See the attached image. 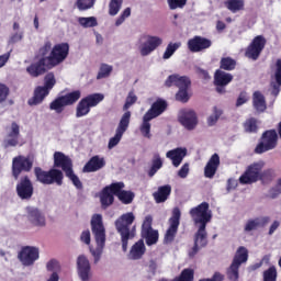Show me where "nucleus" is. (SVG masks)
Here are the masks:
<instances>
[{"label":"nucleus","instance_id":"nucleus-1","mask_svg":"<svg viewBox=\"0 0 281 281\" xmlns=\"http://www.w3.org/2000/svg\"><path fill=\"white\" fill-rule=\"evenodd\" d=\"M133 223H135V214L133 212L122 214L114 223L115 229L121 236L123 251L128 250V240L135 238V226L131 228Z\"/></svg>","mask_w":281,"mask_h":281},{"label":"nucleus","instance_id":"nucleus-2","mask_svg":"<svg viewBox=\"0 0 281 281\" xmlns=\"http://www.w3.org/2000/svg\"><path fill=\"white\" fill-rule=\"evenodd\" d=\"M90 225L95 243L98 247H100L97 248L95 250L90 249L94 258V263L98 265V262H100V258L102 257V247H104V243H106V228H104L102 214H93L91 217Z\"/></svg>","mask_w":281,"mask_h":281},{"label":"nucleus","instance_id":"nucleus-3","mask_svg":"<svg viewBox=\"0 0 281 281\" xmlns=\"http://www.w3.org/2000/svg\"><path fill=\"white\" fill-rule=\"evenodd\" d=\"M54 168H61L66 177L71 180L72 186H75L77 190H82V181H80V178H78V176L74 172V161L71 158H69V156L65 155L63 151H55Z\"/></svg>","mask_w":281,"mask_h":281},{"label":"nucleus","instance_id":"nucleus-4","mask_svg":"<svg viewBox=\"0 0 281 281\" xmlns=\"http://www.w3.org/2000/svg\"><path fill=\"white\" fill-rule=\"evenodd\" d=\"M34 175L36 177V181L43 183V186H52L54 183H56V186H63V180L65 179L63 171L56 168L45 171L41 167H35Z\"/></svg>","mask_w":281,"mask_h":281},{"label":"nucleus","instance_id":"nucleus-5","mask_svg":"<svg viewBox=\"0 0 281 281\" xmlns=\"http://www.w3.org/2000/svg\"><path fill=\"white\" fill-rule=\"evenodd\" d=\"M189 214L194 225H200L199 227H202V229L207 227V223L212 221V211L207 202H202L198 206L192 207Z\"/></svg>","mask_w":281,"mask_h":281},{"label":"nucleus","instance_id":"nucleus-6","mask_svg":"<svg viewBox=\"0 0 281 281\" xmlns=\"http://www.w3.org/2000/svg\"><path fill=\"white\" fill-rule=\"evenodd\" d=\"M82 93L80 90H75L72 92L66 93L65 95L57 97L49 103L50 111H55L56 113H63L65 111V106H71L76 104Z\"/></svg>","mask_w":281,"mask_h":281},{"label":"nucleus","instance_id":"nucleus-7","mask_svg":"<svg viewBox=\"0 0 281 281\" xmlns=\"http://www.w3.org/2000/svg\"><path fill=\"white\" fill-rule=\"evenodd\" d=\"M261 140L255 148L256 155H262L278 148V132L276 130H267L261 135Z\"/></svg>","mask_w":281,"mask_h":281},{"label":"nucleus","instance_id":"nucleus-8","mask_svg":"<svg viewBox=\"0 0 281 281\" xmlns=\"http://www.w3.org/2000/svg\"><path fill=\"white\" fill-rule=\"evenodd\" d=\"M34 159L30 156L19 155L12 159L11 172L13 179L19 180L22 172H32Z\"/></svg>","mask_w":281,"mask_h":281},{"label":"nucleus","instance_id":"nucleus-9","mask_svg":"<svg viewBox=\"0 0 281 281\" xmlns=\"http://www.w3.org/2000/svg\"><path fill=\"white\" fill-rule=\"evenodd\" d=\"M69 56V43H59L53 46L46 60L49 67H58L60 63H65Z\"/></svg>","mask_w":281,"mask_h":281},{"label":"nucleus","instance_id":"nucleus-10","mask_svg":"<svg viewBox=\"0 0 281 281\" xmlns=\"http://www.w3.org/2000/svg\"><path fill=\"white\" fill-rule=\"evenodd\" d=\"M140 240H145L148 247L159 243V231L153 228V216L147 215L142 224Z\"/></svg>","mask_w":281,"mask_h":281},{"label":"nucleus","instance_id":"nucleus-11","mask_svg":"<svg viewBox=\"0 0 281 281\" xmlns=\"http://www.w3.org/2000/svg\"><path fill=\"white\" fill-rule=\"evenodd\" d=\"M179 225H181V210H179V207H175L172 210V215L169 218V227L164 237L165 245H171V243H175L177 232H179Z\"/></svg>","mask_w":281,"mask_h":281},{"label":"nucleus","instance_id":"nucleus-12","mask_svg":"<svg viewBox=\"0 0 281 281\" xmlns=\"http://www.w3.org/2000/svg\"><path fill=\"white\" fill-rule=\"evenodd\" d=\"M262 168H265V161L251 164L239 177V183L251 184L256 183V181H260V172H262Z\"/></svg>","mask_w":281,"mask_h":281},{"label":"nucleus","instance_id":"nucleus-13","mask_svg":"<svg viewBox=\"0 0 281 281\" xmlns=\"http://www.w3.org/2000/svg\"><path fill=\"white\" fill-rule=\"evenodd\" d=\"M131 124V111L125 112L116 127V132L114 137L110 138L108 147L111 150V148H115L122 142V137L124 136V132L128 131V126Z\"/></svg>","mask_w":281,"mask_h":281},{"label":"nucleus","instance_id":"nucleus-14","mask_svg":"<svg viewBox=\"0 0 281 281\" xmlns=\"http://www.w3.org/2000/svg\"><path fill=\"white\" fill-rule=\"evenodd\" d=\"M119 190L120 188L115 182H112L110 186H106L101 190L99 199L103 210H109V207L115 203V196H117Z\"/></svg>","mask_w":281,"mask_h":281},{"label":"nucleus","instance_id":"nucleus-15","mask_svg":"<svg viewBox=\"0 0 281 281\" xmlns=\"http://www.w3.org/2000/svg\"><path fill=\"white\" fill-rule=\"evenodd\" d=\"M15 192L22 201H30L34 196V184L29 176L20 178L15 187Z\"/></svg>","mask_w":281,"mask_h":281},{"label":"nucleus","instance_id":"nucleus-16","mask_svg":"<svg viewBox=\"0 0 281 281\" xmlns=\"http://www.w3.org/2000/svg\"><path fill=\"white\" fill-rule=\"evenodd\" d=\"M38 258V248L34 246H24L18 254V259L23 267H32V265H34Z\"/></svg>","mask_w":281,"mask_h":281},{"label":"nucleus","instance_id":"nucleus-17","mask_svg":"<svg viewBox=\"0 0 281 281\" xmlns=\"http://www.w3.org/2000/svg\"><path fill=\"white\" fill-rule=\"evenodd\" d=\"M213 42L201 35H195L192 38H190L187 43V47L191 54H199L201 52H207L210 47H212Z\"/></svg>","mask_w":281,"mask_h":281},{"label":"nucleus","instance_id":"nucleus-18","mask_svg":"<svg viewBox=\"0 0 281 281\" xmlns=\"http://www.w3.org/2000/svg\"><path fill=\"white\" fill-rule=\"evenodd\" d=\"M265 45H267L265 36H256L246 49V57L251 60H258L260 54H262V49H265Z\"/></svg>","mask_w":281,"mask_h":281},{"label":"nucleus","instance_id":"nucleus-19","mask_svg":"<svg viewBox=\"0 0 281 281\" xmlns=\"http://www.w3.org/2000/svg\"><path fill=\"white\" fill-rule=\"evenodd\" d=\"M48 69H54V67L49 66L47 58L43 57L37 61H33L29 67H26V74H29L31 78H38L41 76H45Z\"/></svg>","mask_w":281,"mask_h":281},{"label":"nucleus","instance_id":"nucleus-20","mask_svg":"<svg viewBox=\"0 0 281 281\" xmlns=\"http://www.w3.org/2000/svg\"><path fill=\"white\" fill-rule=\"evenodd\" d=\"M7 136L4 139V148L19 146V139L21 138V126L16 122H12L9 127L5 128Z\"/></svg>","mask_w":281,"mask_h":281},{"label":"nucleus","instance_id":"nucleus-21","mask_svg":"<svg viewBox=\"0 0 281 281\" xmlns=\"http://www.w3.org/2000/svg\"><path fill=\"white\" fill-rule=\"evenodd\" d=\"M164 40L159 36L147 35L146 42L139 46L140 56H150L155 49L161 47Z\"/></svg>","mask_w":281,"mask_h":281},{"label":"nucleus","instance_id":"nucleus-22","mask_svg":"<svg viewBox=\"0 0 281 281\" xmlns=\"http://www.w3.org/2000/svg\"><path fill=\"white\" fill-rule=\"evenodd\" d=\"M165 87H177L178 89H190L192 87V81L190 80V77L188 76H180L177 74L170 75L165 80Z\"/></svg>","mask_w":281,"mask_h":281},{"label":"nucleus","instance_id":"nucleus-23","mask_svg":"<svg viewBox=\"0 0 281 281\" xmlns=\"http://www.w3.org/2000/svg\"><path fill=\"white\" fill-rule=\"evenodd\" d=\"M179 122L187 128V131H194L196 124H199V117L193 110H182L179 116Z\"/></svg>","mask_w":281,"mask_h":281},{"label":"nucleus","instance_id":"nucleus-24","mask_svg":"<svg viewBox=\"0 0 281 281\" xmlns=\"http://www.w3.org/2000/svg\"><path fill=\"white\" fill-rule=\"evenodd\" d=\"M26 218L35 227H45V215L34 206L26 207Z\"/></svg>","mask_w":281,"mask_h":281},{"label":"nucleus","instance_id":"nucleus-25","mask_svg":"<svg viewBox=\"0 0 281 281\" xmlns=\"http://www.w3.org/2000/svg\"><path fill=\"white\" fill-rule=\"evenodd\" d=\"M188 155V149L183 147H177L167 151L166 157L170 159L175 168H179L183 158Z\"/></svg>","mask_w":281,"mask_h":281},{"label":"nucleus","instance_id":"nucleus-26","mask_svg":"<svg viewBox=\"0 0 281 281\" xmlns=\"http://www.w3.org/2000/svg\"><path fill=\"white\" fill-rule=\"evenodd\" d=\"M166 109H168V102H166L164 99H158L151 104L150 109L145 113V115H147L149 120H155V117H159V115H161Z\"/></svg>","mask_w":281,"mask_h":281},{"label":"nucleus","instance_id":"nucleus-27","mask_svg":"<svg viewBox=\"0 0 281 281\" xmlns=\"http://www.w3.org/2000/svg\"><path fill=\"white\" fill-rule=\"evenodd\" d=\"M77 269L79 278L82 281H89V273L91 272V263H89V259L85 257V255H80L77 259Z\"/></svg>","mask_w":281,"mask_h":281},{"label":"nucleus","instance_id":"nucleus-28","mask_svg":"<svg viewBox=\"0 0 281 281\" xmlns=\"http://www.w3.org/2000/svg\"><path fill=\"white\" fill-rule=\"evenodd\" d=\"M218 166H221V157L218 154H213L204 167V177H206V179H214Z\"/></svg>","mask_w":281,"mask_h":281},{"label":"nucleus","instance_id":"nucleus-29","mask_svg":"<svg viewBox=\"0 0 281 281\" xmlns=\"http://www.w3.org/2000/svg\"><path fill=\"white\" fill-rule=\"evenodd\" d=\"M105 166L106 161L104 158H100V156H93L83 166L82 172H98V170H102V168Z\"/></svg>","mask_w":281,"mask_h":281},{"label":"nucleus","instance_id":"nucleus-30","mask_svg":"<svg viewBox=\"0 0 281 281\" xmlns=\"http://www.w3.org/2000/svg\"><path fill=\"white\" fill-rule=\"evenodd\" d=\"M119 191L116 192V196L123 205H131L133 201L135 200V193L133 191H126L124 190L125 184L124 182H115Z\"/></svg>","mask_w":281,"mask_h":281},{"label":"nucleus","instance_id":"nucleus-31","mask_svg":"<svg viewBox=\"0 0 281 281\" xmlns=\"http://www.w3.org/2000/svg\"><path fill=\"white\" fill-rule=\"evenodd\" d=\"M234 80V75L226 72L225 70L216 69L214 72L215 87H227L229 82Z\"/></svg>","mask_w":281,"mask_h":281},{"label":"nucleus","instance_id":"nucleus-32","mask_svg":"<svg viewBox=\"0 0 281 281\" xmlns=\"http://www.w3.org/2000/svg\"><path fill=\"white\" fill-rule=\"evenodd\" d=\"M271 87V95H274V98H278L280 95L281 91V58L277 60V69L274 71V81L272 80L270 82Z\"/></svg>","mask_w":281,"mask_h":281},{"label":"nucleus","instance_id":"nucleus-33","mask_svg":"<svg viewBox=\"0 0 281 281\" xmlns=\"http://www.w3.org/2000/svg\"><path fill=\"white\" fill-rule=\"evenodd\" d=\"M270 221L271 218H269V216L248 220L244 227V232L249 233L258 229V227H266V225H269Z\"/></svg>","mask_w":281,"mask_h":281},{"label":"nucleus","instance_id":"nucleus-34","mask_svg":"<svg viewBox=\"0 0 281 281\" xmlns=\"http://www.w3.org/2000/svg\"><path fill=\"white\" fill-rule=\"evenodd\" d=\"M49 95V90L44 88L43 86H38L34 90V95L29 100L30 106H36V104H41L45 98Z\"/></svg>","mask_w":281,"mask_h":281},{"label":"nucleus","instance_id":"nucleus-35","mask_svg":"<svg viewBox=\"0 0 281 281\" xmlns=\"http://www.w3.org/2000/svg\"><path fill=\"white\" fill-rule=\"evenodd\" d=\"M170 194H172V187H170V184H165L159 187L158 190L153 193V196L156 203H166Z\"/></svg>","mask_w":281,"mask_h":281},{"label":"nucleus","instance_id":"nucleus-36","mask_svg":"<svg viewBox=\"0 0 281 281\" xmlns=\"http://www.w3.org/2000/svg\"><path fill=\"white\" fill-rule=\"evenodd\" d=\"M252 105L258 113H265L267 111V100L262 92L255 91L252 93Z\"/></svg>","mask_w":281,"mask_h":281},{"label":"nucleus","instance_id":"nucleus-37","mask_svg":"<svg viewBox=\"0 0 281 281\" xmlns=\"http://www.w3.org/2000/svg\"><path fill=\"white\" fill-rule=\"evenodd\" d=\"M144 254H146V245L144 244V239H139L132 246L130 250V258L132 260H140Z\"/></svg>","mask_w":281,"mask_h":281},{"label":"nucleus","instance_id":"nucleus-38","mask_svg":"<svg viewBox=\"0 0 281 281\" xmlns=\"http://www.w3.org/2000/svg\"><path fill=\"white\" fill-rule=\"evenodd\" d=\"M245 133L256 134L260 131V121L256 117H249L243 123Z\"/></svg>","mask_w":281,"mask_h":281},{"label":"nucleus","instance_id":"nucleus-39","mask_svg":"<svg viewBox=\"0 0 281 281\" xmlns=\"http://www.w3.org/2000/svg\"><path fill=\"white\" fill-rule=\"evenodd\" d=\"M224 7L233 14H236V12L245 10V0H225Z\"/></svg>","mask_w":281,"mask_h":281},{"label":"nucleus","instance_id":"nucleus-40","mask_svg":"<svg viewBox=\"0 0 281 281\" xmlns=\"http://www.w3.org/2000/svg\"><path fill=\"white\" fill-rule=\"evenodd\" d=\"M247 260H249V250H247L244 246H240L233 258V263L240 267V265H244V262H247Z\"/></svg>","mask_w":281,"mask_h":281},{"label":"nucleus","instance_id":"nucleus-41","mask_svg":"<svg viewBox=\"0 0 281 281\" xmlns=\"http://www.w3.org/2000/svg\"><path fill=\"white\" fill-rule=\"evenodd\" d=\"M207 226H199L198 232L194 235V243L199 245V247H207Z\"/></svg>","mask_w":281,"mask_h":281},{"label":"nucleus","instance_id":"nucleus-42","mask_svg":"<svg viewBox=\"0 0 281 281\" xmlns=\"http://www.w3.org/2000/svg\"><path fill=\"white\" fill-rule=\"evenodd\" d=\"M237 61L232 57H222L220 60V69L222 71H234L236 69Z\"/></svg>","mask_w":281,"mask_h":281},{"label":"nucleus","instance_id":"nucleus-43","mask_svg":"<svg viewBox=\"0 0 281 281\" xmlns=\"http://www.w3.org/2000/svg\"><path fill=\"white\" fill-rule=\"evenodd\" d=\"M164 167V160H161V157L159 155H155L151 160V167L148 171V177H155L157 175V171L161 170Z\"/></svg>","mask_w":281,"mask_h":281},{"label":"nucleus","instance_id":"nucleus-44","mask_svg":"<svg viewBox=\"0 0 281 281\" xmlns=\"http://www.w3.org/2000/svg\"><path fill=\"white\" fill-rule=\"evenodd\" d=\"M91 113V108L88 105V103L82 98L79 103L77 104L76 109V117H85V115H89Z\"/></svg>","mask_w":281,"mask_h":281},{"label":"nucleus","instance_id":"nucleus-45","mask_svg":"<svg viewBox=\"0 0 281 281\" xmlns=\"http://www.w3.org/2000/svg\"><path fill=\"white\" fill-rule=\"evenodd\" d=\"M83 99L88 103L89 108L92 109L93 106H98V104L104 100V94L93 93V94L87 95Z\"/></svg>","mask_w":281,"mask_h":281},{"label":"nucleus","instance_id":"nucleus-46","mask_svg":"<svg viewBox=\"0 0 281 281\" xmlns=\"http://www.w3.org/2000/svg\"><path fill=\"white\" fill-rule=\"evenodd\" d=\"M180 47H181V42H176V43L170 42L167 45L166 50L162 55L164 60H168L169 58H172V56L175 55V52H177V49H179Z\"/></svg>","mask_w":281,"mask_h":281},{"label":"nucleus","instance_id":"nucleus-47","mask_svg":"<svg viewBox=\"0 0 281 281\" xmlns=\"http://www.w3.org/2000/svg\"><path fill=\"white\" fill-rule=\"evenodd\" d=\"M124 0H110L109 2V14L110 16H117L120 10H122V5Z\"/></svg>","mask_w":281,"mask_h":281},{"label":"nucleus","instance_id":"nucleus-48","mask_svg":"<svg viewBox=\"0 0 281 281\" xmlns=\"http://www.w3.org/2000/svg\"><path fill=\"white\" fill-rule=\"evenodd\" d=\"M239 269H240V266H238V263H234V261H232L229 268L226 271V276H227L228 280L238 281V278H239L238 270Z\"/></svg>","mask_w":281,"mask_h":281},{"label":"nucleus","instance_id":"nucleus-49","mask_svg":"<svg viewBox=\"0 0 281 281\" xmlns=\"http://www.w3.org/2000/svg\"><path fill=\"white\" fill-rule=\"evenodd\" d=\"M150 116H147L146 114L143 116V124L140 125V133L143 137H147V139H150Z\"/></svg>","mask_w":281,"mask_h":281},{"label":"nucleus","instance_id":"nucleus-50","mask_svg":"<svg viewBox=\"0 0 281 281\" xmlns=\"http://www.w3.org/2000/svg\"><path fill=\"white\" fill-rule=\"evenodd\" d=\"M47 91H52L56 87V76L54 72H47L44 77V86H42Z\"/></svg>","mask_w":281,"mask_h":281},{"label":"nucleus","instance_id":"nucleus-51","mask_svg":"<svg viewBox=\"0 0 281 281\" xmlns=\"http://www.w3.org/2000/svg\"><path fill=\"white\" fill-rule=\"evenodd\" d=\"M113 71V66H109V64H101L99 68V72L97 75V80H102L103 78H109L111 72Z\"/></svg>","mask_w":281,"mask_h":281},{"label":"nucleus","instance_id":"nucleus-52","mask_svg":"<svg viewBox=\"0 0 281 281\" xmlns=\"http://www.w3.org/2000/svg\"><path fill=\"white\" fill-rule=\"evenodd\" d=\"M78 23L82 27H98V19L95 16L79 18Z\"/></svg>","mask_w":281,"mask_h":281},{"label":"nucleus","instance_id":"nucleus-53","mask_svg":"<svg viewBox=\"0 0 281 281\" xmlns=\"http://www.w3.org/2000/svg\"><path fill=\"white\" fill-rule=\"evenodd\" d=\"M221 115H223V110L218 109L217 106L213 108V114H211L207 117V125L209 126H214L216 122L221 119Z\"/></svg>","mask_w":281,"mask_h":281},{"label":"nucleus","instance_id":"nucleus-54","mask_svg":"<svg viewBox=\"0 0 281 281\" xmlns=\"http://www.w3.org/2000/svg\"><path fill=\"white\" fill-rule=\"evenodd\" d=\"M278 280V270L276 266H271L269 269L263 271V281H277Z\"/></svg>","mask_w":281,"mask_h":281},{"label":"nucleus","instance_id":"nucleus-55","mask_svg":"<svg viewBox=\"0 0 281 281\" xmlns=\"http://www.w3.org/2000/svg\"><path fill=\"white\" fill-rule=\"evenodd\" d=\"M52 49H54V47H52V42L50 41H45L43 46L38 49V57L40 58H47V54H52Z\"/></svg>","mask_w":281,"mask_h":281},{"label":"nucleus","instance_id":"nucleus-56","mask_svg":"<svg viewBox=\"0 0 281 281\" xmlns=\"http://www.w3.org/2000/svg\"><path fill=\"white\" fill-rule=\"evenodd\" d=\"M76 5L81 12L85 10H91L95 5V0H77Z\"/></svg>","mask_w":281,"mask_h":281},{"label":"nucleus","instance_id":"nucleus-57","mask_svg":"<svg viewBox=\"0 0 281 281\" xmlns=\"http://www.w3.org/2000/svg\"><path fill=\"white\" fill-rule=\"evenodd\" d=\"M188 89L189 88H182L178 90V92L176 93V100L178 102H182L183 104H186V102H189L190 94L188 93Z\"/></svg>","mask_w":281,"mask_h":281},{"label":"nucleus","instance_id":"nucleus-58","mask_svg":"<svg viewBox=\"0 0 281 281\" xmlns=\"http://www.w3.org/2000/svg\"><path fill=\"white\" fill-rule=\"evenodd\" d=\"M276 177V171L273 169H266L260 172L259 181H273Z\"/></svg>","mask_w":281,"mask_h":281},{"label":"nucleus","instance_id":"nucleus-59","mask_svg":"<svg viewBox=\"0 0 281 281\" xmlns=\"http://www.w3.org/2000/svg\"><path fill=\"white\" fill-rule=\"evenodd\" d=\"M128 16H131V7H127L125 10H123L121 15L116 19L115 21L116 27H120V25H122V23H124V21H126Z\"/></svg>","mask_w":281,"mask_h":281},{"label":"nucleus","instance_id":"nucleus-60","mask_svg":"<svg viewBox=\"0 0 281 281\" xmlns=\"http://www.w3.org/2000/svg\"><path fill=\"white\" fill-rule=\"evenodd\" d=\"M8 95H10V88L5 83H0V104L8 100Z\"/></svg>","mask_w":281,"mask_h":281},{"label":"nucleus","instance_id":"nucleus-61","mask_svg":"<svg viewBox=\"0 0 281 281\" xmlns=\"http://www.w3.org/2000/svg\"><path fill=\"white\" fill-rule=\"evenodd\" d=\"M167 2L171 10H177V8H186L188 0H167Z\"/></svg>","mask_w":281,"mask_h":281},{"label":"nucleus","instance_id":"nucleus-62","mask_svg":"<svg viewBox=\"0 0 281 281\" xmlns=\"http://www.w3.org/2000/svg\"><path fill=\"white\" fill-rule=\"evenodd\" d=\"M135 102H137V95H135V93L131 91L126 98L124 109H130L131 106H133V104H135Z\"/></svg>","mask_w":281,"mask_h":281},{"label":"nucleus","instance_id":"nucleus-63","mask_svg":"<svg viewBox=\"0 0 281 281\" xmlns=\"http://www.w3.org/2000/svg\"><path fill=\"white\" fill-rule=\"evenodd\" d=\"M195 74L199 76V78H201L202 80H211V76L210 72L203 68L198 67L195 69Z\"/></svg>","mask_w":281,"mask_h":281},{"label":"nucleus","instance_id":"nucleus-64","mask_svg":"<svg viewBox=\"0 0 281 281\" xmlns=\"http://www.w3.org/2000/svg\"><path fill=\"white\" fill-rule=\"evenodd\" d=\"M47 271H58L60 269V265L56 259H52L46 265Z\"/></svg>","mask_w":281,"mask_h":281}]
</instances>
